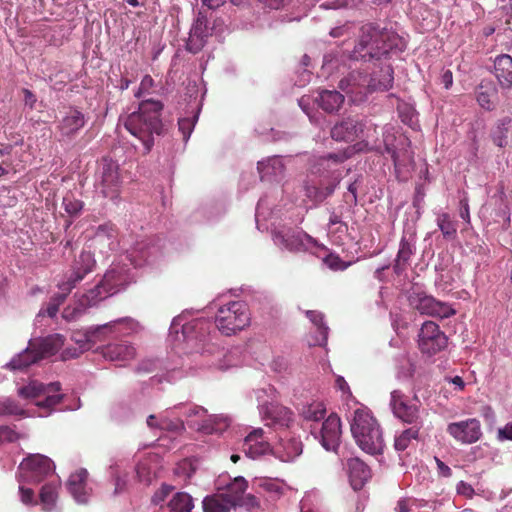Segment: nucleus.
<instances>
[{"label":"nucleus","instance_id":"obj_1","mask_svg":"<svg viewBox=\"0 0 512 512\" xmlns=\"http://www.w3.org/2000/svg\"><path fill=\"white\" fill-rule=\"evenodd\" d=\"M403 48L402 38L394 31L381 29L374 23L362 25L349 58L371 63L375 68H379V74L375 70L370 75L352 71L340 80L339 88L347 94H366L377 89H390L394 72L388 60L391 53L400 52Z\"/></svg>","mask_w":512,"mask_h":512},{"label":"nucleus","instance_id":"obj_2","mask_svg":"<svg viewBox=\"0 0 512 512\" xmlns=\"http://www.w3.org/2000/svg\"><path fill=\"white\" fill-rule=\"evenodd\" d=\"M161 101L147 99L140 102L138 110L128 115L124 122L125 128L138 138L148 153L154 145V136L163 133Z\"/></svg>","mask_w":512,"mask_h":512},{"label":"nucleus","instance_id":"obj_3","mask_svg":"<svg viewBox=\"0 0 512 512\" xmlns=\"http://www.w3.org/2000/svg\"><path fill=\"white\" fill-rule=\"evenodd\" d=\"M350 430L357 446L367 454H382L385 442L381 426L372 412L366 407H359L352 413Z\"/></svg>","mask_w":512,"mask_h":512},{"label":"nucleus","instance_id":"obj_4","mask_svg":"<svg viewBox=\"0 0 512 512\" xmlns=\"http://www.w3.org/2000/svg\"><path fill=\"white\" fill-rule=\"evenodd\" d=\"M250 314L243 301H232L221 306L215 317L218 330L226 336L235 334L249 325Z\"/></svg>","mask_w":512,"mask_h":512},{"label":"nucleus","instance_id":"obj_5","mask_svg":"<svg viewBox=\"0 0 512 512\" xmlns=\"http://www.w3.org/2000/svg\"><path fill=\"white\" fill-rule=\"evenodd\" d=\"M122 178L117 162L102 158L96 175L95 192L103 198L115 200L120 196Z\"/></svg>","mask_w":512,"mask_h":512},{"label":"nucleus","instance_id":"obj_6","mask_svg":"<svg viewBox=\"0 0 512 512\" xmlns=\"http://www.w3.org/2000/svg\"><path fill=\"white\" fill-rule=\"evenodd\" d=\"M408 302L412 309L423 315L443 319L456 314L455 309H453L450 304L439 301L423 291H411L408 295Z\"/></svg>","mask_w":512,"mask_h":512},{"label":"nucleus","instance_id":"obj_7","mask_svg":"<svg viewBox=\"0 0 512 512\" xmlns=\"http://www.w3.org/2000/svg\"><path fill=\"white\" fill-rule=\"evenodd\" d=\"M60 389L61 385L59 382H53L45 386L40 382L32 381L28 385L21 387L18 390V394L25 399H35L40 396H45L43 400H38L36 405L41 408L52 409L62 401L63 395L50 393L59 392Z\"/></svg>","mask_w":512,"mask_h":512},{"label":"nucleus","instance_id":"obj_8","mask_svg":"<svg viewBox=\"0 0 512 512\" xmlns=\"http://www.w3.org/2000/svg\"><path fill=\"white\" fill-rule=\"evenodd\" d=\"M447 345V336L435 322L426 321L423 323L418 340L419 349L423 354L433 356L443 351Z\"/></svg>","mask_w":512,"mask_h":512},{"label":"nucleus","instance_id":"obj_9","mask_svg":"<svg viewBox=\"0 0 512 512\" xmlns=\"http://www.w3.org/2000/svg\"><path fill=\"white\" fill-rule=\"evenodd\" d=\"M54 464L50 458L42 454H31L19 466L21 476L33 483L41 482L54 471Z\"/></svg>","mask_w":512,"mask_h":512},{"label":"nucleus","instance_id":"obj_10","mask_svg":"<svg viewBox=\"0 0 512 512\" xmlns=\"http://www.w3.org/2000/svg\"><path fill=\"white\" fill-rule=\"evenodd\" d=\"M367 121L356 118H346L335 124L331 129V137L336 141H354L362 139L368 141L369 135L366 132Z\"/></svg>","mask_w":512,"mask_h":512},{"label":"nucleus","instance_id":"obj_11","mask_svg":"<svg viewBox=\"0 0 512 512\" xmlns=\"http://www.w3.org/2000/svg\"><path fill=\"white\" fill-rule=\"evenodd\" d=\"M122 281L123 278L118 271L115 269L108 270L100 283L94 289L88 291L82 302L85 301L87 305H95L98 301L116 293Z\"/></svg>","mask_w":512,"mask_h":512},{"label":"nucleus","instance_id":"obj_12","mask_svg":"<svg viewBox=\"0 0 512 512\" xmlns=\"http://www.w3.org/2000/svg\"><path fill=\"white\" fill-rule=\"evenodd\" d=\"M447 432L463 444L475 443L482 436L480 421L475 418L450 423Z\"/></svg>","mask_w":512,"mask_h":512},{"label":"nucleus","instance_id":"obj_13","mask_svg":"<svg viewBox=\"0 0 512 512\" xmlns=\"http://www.w3.org/2000/svg\"><path fill=\"white\" fill-rule=\"evenodd\" d=\"M344 155L340 154H329L328 156L320 157L316 164L313 166V172L318 174L330 173L333 177L335 183L329 184L324 189H321V195H316L318 198L323 201L325 198L330 196L336 187V184L339 182L340 173H336L335 167L341 164L344 161Z\"/></svg>","mask_w":512,"mask_h":512},{"label":"nucleus","instance_id":"obj_14","mask_svg":"<svg viewBox=\"0 0 512 512\" xmlns=\"http://www.w3.org/2000/svg\"><path fill=\"white\" fill-rule=\"evenodd\" d=\"M390 405L394 415L407 424H414L419 418V406L411 403L400 390L391 392Z\"/></svg>","mask_w":512,"mask_h":512},{"label":"nucleus","instance_id":"obj_15","mask_svg":"<svg viewBox=\"0 0 512 512\" xmlns=\"http://www.w3.org/2000/svg\"><path fill=\"white\" fill-rule=\"evenodd\" d=\"M341 434L340 417L337 414L332 413L322 423V427L319 432L320 443L327 451L336 452L340 445Z\"/></svg>","mask_w":512,"mask_h":512},{"label":"nucleus","instance_id":"obj_16","mask_svg":"<svg viewBox=\"0 0 512 512\" xmlns=\"http://www.w3.org/2000/svg\"><path fill=\"white\" fill-rule=\"evenodd\" d=\"M346 468L350 484L354 490H360L371 477L369 466L358 457L347 459Z\"/></svg>","mask_w":512,"mask_h":512},{"label":"nucleus","instance_id":"obj_17","mask_svg":"<svg viewBox=\"0 0 512 512\" xmlns=\"http://www.w3.org/2000/svg\"><path fill=\"white\" fill-rule=\"evenodd\" d=\"M243 449L251 458H256L271 451V446L264 436V431L258 428L245 437Z\"/></svg>","mask_w":512,"mask_h":512},{"label":"nucleus","instance_id":"obj_18","mask_svg":"<svg viewBox=\"0 0 512 512\" xmlns=\"http://www.w3.org/2000/svg\"><path fill=\"white\" fill-rule=\"evenodd\" d=\"M209 36L207 19L200 14L191 28L186 44L187 50L194 54L198 53L204 47Z\"/></svg>","mask_w":512,"mask_h":512},{"label":"nucleus","instance_id":"obj_19","mask_svg":"<svg viewBox=\"0 0 512 512\" xmlns=\"http://www.w3.org/2000/svg\"><path fill=\"white\" fill-rule=\"evenodd\" d=\"M276 241L291 252L302 251L306 248V242L311 243L313 238L301 230H288L278 232L275 235Z\"/></svg>","mask_w":512,"mask_h":512},{"label":"nucleus","instance_id":"obj_20","mask_svg":"<svg viewBox=\"0 0 512 512\" xmlns=\"http://www.w3.org/2000/svg\"><path fill=\"white\" fill-rule=\"evenodd\" d=\"M502 89L512 88V57L508 54L498 55L494 60L493 71Z\"/></svg>","mask_w":512,"mask_h":512},{"label":"nucleus","instance_id":"obj_21","mask_svg":"<svg viewBox=\"0 0 512 512\" xmlns=\"http://www.w3.org/2000/svg\"><path fill=\"white\" fill-rule=\"evenodd\" d=\"M498 89L492 80L483 79L476 87V100L481 108L492 111L495 107L494 99L497 97Z\"/></svg>","mask_w":512,"mask_h":512},{"label":"nucleus","instance_id":"obj_22","mask_svg":"<svg viewBox=\"0 0 512 512\" xmlns=\"http://www.w3.org/2000/svg\"><path fill=\"white\" fill-rule=\"evenodd\" d=\"M31 342L41 360L43 358L55 355L63 346L64 338L60 334H54Z\"/></svg>","mask_w":512,"mask_h":512},{"label":"nucleus","instance_id":"obj_23","mask_svg":"<svg viewBox=\"0 0 512 512\" xmlns=\"http://www.w3.org/2000/svg\"><path fill=\"white\" fill-rule=\"evenodd\" d=\"M87 477L88 472L85 469H80L77 472L71 474L67 481V488L78 503H85L87 501Z\"/></svg>","mask_w":512,"mask_h":512},{"label":"nucleus","instance_id":"obj_24","mask_svg":"<svg viewBox=\"0 0 512 512\" xmlns=\"http://www.w3.org/2000/svg\"><path fill=\"white\" fill-rule=\"evenodd\" d=\"M103 357L110 361H128L134 358L135 349L126 343L109 344L102 350Z\"/></svg>","mask_w":512,"mask_h":512},{"label":"nucleus","instance_id":"obj_25","mask_svg":"<svg viewBox=\"0 0 512 512\" xmlns=\"http://www.w3.org/2000/svg\"><path fill=\"white\" fill-rule=\"evenodd\" d=\"M302 453V443L295 438L282 439L274 449V454L283 462L294 460Z\"/></svg>","mask_w":512,"mask_h":512},{"label":"nucleus","instance_id":"obj_26","mask_svg":"<svg viewBox=\"0 0 512 512\" xmlns=\"http://www.w3.org/2000/svg\"><path fill=\"white\" fill-rule=\"evenodd\" d=\"M85 125V117L78 110H71L60 122L59 130L64 136H73Z\"/></svg>","mask_w":512,"mask_h":512},{"label":"nucleus","instance_id":"obj_27","mask_svg":"<svg viewBox=\"0 0 512 512\" xmlns=\"http://www.w3.org/2000/svg\"><path fill=\"white\" fill-rule=\"evenodd\" d=\"M96 264L93 254L90 251H82L72 266V274L76 281H81L92 272Z\"/></svg>","mask_w":512,"mask_h":512},{"label":"nucleus","instance_id":"obj_28","mask_svg":"<svg viewBox=\"0 0 512 512\" xmlns=\"http://www.w3.org/2000/svg\"><path fill=\"white\" fill-rule=\"evenodd\" d=\"M319 106L328 113H333L339 110L344 102V96L335 90H323L319 93L317 98Z\"/></svg>","mask_w":512,"mask_h":512},{"label":"nucleus","instance_id":"obj_29","mask_svg":"<svg viewBox=\"0 0 512 512\" xmlns=\"http://www.w3.org/2000/svg\"><path fill=\"white\" fill-rule=\"evenodd\" d=\"M248 487L247 481L243 477H236L226 486L222 495H225L234 506L242 504L244 493Z\"/></svg>","mask_w":512,"mask_h":512},{"label":"nucleus","instance_id":"obj_30","mask_svg":"<svg viewBox=\"0 0 512 512\" xmlns=\"http://www.w3.org/2000/svg\"><path fill=\"white\" fill-rule=\"evenodd\" d=\"M40 358L37 354V351L35 350L32 342H29L28 347L18 354L16 357H14L8 364V366L12 370H22L30 366L31 364L36 363L39 361Z\"/></svg>","mask_w":512,"mask_h":512},{"label":"nucleus","instance_id":"obj_31","mask_svg":"<svg viewBox=\"0 0 512 512\" xmlns=\"http://www.w3.org/2000/svg\"><path fill=\"white\" fill-rule=\"evenodd\" d=\"M235 507L225 495L221 493L208 496L203 500L204 512H230Z\"/></svg>","mask_w":512,"mask_h":512},{"label":"nucleus","instance_id":"obj_32","mask_svg":"<svg viewBox=\"0 0 512 512\" xmlns=\"http://www.w3.org/2000/svg\"><path fill=\"white\" fill-rule=\"evenodd\" d=\"M511 122L512 120L509 116H505L497 120L491 131V139L496 146L503 148L507 145V134L509 132Z\"/></svg>","mask_w":512,"mask_h":512},{"label":"nucleus","instance_id":"obj_33","mask_svg":"<svg viewBox=\"0 0 512 512\" xmlns=\"http://www.w3.org/2000/svg\"><path fill=\"white\" fill-rule=\"evenodd\" d=\"M413 254L412 245L405 239L402 238L400 241V247L397 253V257L394 262V272L400 275L404 272L408 266L409 259Z\"/></svg>","mask_w":512,"mask_h":512},{"label":"nucleus","instance_id":"obj_34","mask_svg":"<svg viewBox=\"0 0 512 512\" xmlns=\"http://www.w3.org/2000/svg\"><path fill=\"white\" fill-rule=\"evenodd\" d=\"M300 414L304 420L317 422L325 417L326 407L322 402H313L304 405Z\"/></svg>","mask_w":512,"mask_h":512},{"label":"nucleus","instance_id":"obj_35","mask_svg":"<svg viewBox=\"0 0 512 512\" xmlns=\"http://www.w3.org/2000/svg\"><path fill=\"white\" fill-rule=\"evenodd\" d=\"M419 427L412 426L408 429L403 430L399 435L395 437L394 447L397 451L406 450L412 440H417L419 437Z\"/></svg>","mask_w":512,"mask_h":512},{"label":"nucleus","instance_id":"obj_36","mask_svg":"<svg viewBox=\"0 0 512 512\" xmlns=\"http://www.w3.org/2000/svg\"><path fill=\"white\" fill-rule=\"evenodd\" d=\"M170 512H191L193 508L192 498L184 492L176 493L169 502Z\"/></svg>","mask_w":512,"mask_h":512},{"label":"nucleus","instance_id":"obj_37","mask_svg":"<svg viewBox=\"0 0 512 512\" xmlns=\"http://www.w3.org/2000/svg\"><path fill=\"white\" fill-rule=\"evenodd\" d=\"M110 330H111V324H105V325L97 327L94 331H89L88 333H86L84 335L75 333L73 338H74L75 342H77L80 345V348L89 349L91 347L89 345L90 342L99 338V334L104 333L106 331H110Z\"/></svg>","mask_w":512,"mask_h":512},{"label":"nucleus","instance_id":"obj_38","mask_svg":"<svg viewBox=\"0 0 512 512\" xmlns=\"http://www.w3.org/2000/svg\"><path fill=\"white\" fill-rule=\"evenodd\" d=\"M58 486L53 483H47L42 486L40 491L41 503L45 506L46 510H51L57 500Z\"/></svg>","mask_w":512,"mask_h":512},{"label":"nucleus","instance_id":"obj_39","mask_svg":"<svg viewBox=\"0 0 512 512\" xmlns=\"http://www.w3.org/2000/svg\"><path fill=\"white\" fill-rule=\"evenodd\" d=\"M201 423H195L193 421H188V425L190 428H194L199 432H202L204 434H213L219 430L216 426L218 423L216 422V419L212 416H209L206 414V416L201 417Z\"/></svg>","mask_w":512,"mask_h":512},{"label":"nucleus","instance_id":"obj_40","mask_svg":"<svg viewBox=\"0 0 512 512\" xmlns=\"http://www.w3.org/2000/svg\"><path fill=\"white\" fill-rule=\"evenodd\" d=\"M437 224L446 238H454L457 233L456 223L451 220L448 213H442L437 218Z\"/></svg>","mask_w":512,"mask_h":512},{"label":"nucleus","instance_id":"obj_41","mask_svg":"<svg viewBox=\"0 0 512 512\" xmlns=\"http://www.w3.org/2000/svg\"><path fill=\"white\" fill-rule=\"evenodd\" d=\"M25 410L12 399L0 401V416H24Z\"/></svg>","mask_w":512,"mask_h":512},{"label":"nucleus","instance_id":"obj_42","mask_svg":"<svg viewBox=\"0 0 512 512\" xmlns=\"http://www.w3.org/2000/svg\"><path fill=\"white\" fill-rule=\"evenodd\" d=\"M208 322L204 319H194L189 323H186L182 327L183 335L187 338H192V333L196 332L195 338H201L203 336L202 331L207 326Z\"/></svg>","mask_w":512,"mask_h":512},{"label":"nucleus","instance_id":"obj_43","mask_svg":"<svg viewBox=\"0 0 512 512\" xmlns=\"http://www.w3.org/2000/svg\"><path fill=\"white\" fill-rule=\"evenodd\" d=\"M62 205L70 216H77L83 209V202L76 199L72 193H67L64 196Z\"/></svg>","mask_w":512,"mask_h":512},{"label":"nucleus","instance_id":"obj_44","mask_svg":"<svg viewBox=\"0 0 512 512\" xmlns=\"http://www.w3.org/2000/svg\"><path fill=\"white\" fill-rule=\"evenodd\" d=\"M306 316L315 326H317L319 333L322 335L323 342H326L329 328L323 321V314L316 310H308L306 311Z\"/></svg>","mask_w":512,"mask_h":512},{"label":"nucleus","instance_id":"obj_45","mask_svg":"<svg viewBox=\"0 0 512 512\" xmlns=\"http://www.w3.org/2000/svg\"><path fill=\"white\" fill-rule=\"evenodd\" d=\"M158 429L166 430L171 432H181L184 430V423L180 419H169V418H161L158 423Z\"/></svg>","mask_w":512,"mask_h":512},{"label":"nucleus","instance_id":"obj_46","mask_svg":"<svg viewBox=\"0 0 512 512\" xmlns=\"http://www.w3.org/2000/svg\"><path fill=\"white\" fill-rule=\"evenodd\" d=\"M324 263L334 271H343L350 266V262L343 261L338 255L329 254L324 258Z\"/></svg>","mask_w":512,"mask_h":512},{"label":"nucleus","instance_id":"obj_47","mask_svg":"<svg viewBox=\"0 0 512 512\" xmlns=\"http://www.w3.org/2000/svg\"><path fill=\"white\" fill-rule=\"evenodd\" d=\"M197 117L194 116L192 118H181L178 121L179 131L183 135V140L187 141L194 129L195 121Z\"/></svg>","mask_w":512,"mask_h":512},{"label":"nucleus","instance_id":"obj_48","mask_svg":"<svg viewBox=\"0 0 512 512\" xmlns=\"http://www.w3.org/2000/svg\"><path fill=\"white\" fill-rule=\"evenodd\" d=\"M65 301L63 295L55 294L46 308V313L49 317L53 318L57 315L60 305Z\"/></svg>","mask_w":512,"mask_h":512},{"label":"nucleus","instance_id":"obj_49","mask_svg":"<svg viewBox=\"0 0 512 512\" xmlns=\"http://www.w3.org/2000/svg\"><path fill=\"white\" fill-rule=\"evenodd\" d=\"M20 438V434L14 431L11 427L6 425L0 426V443L1 442H15Z\"/></svg>","mask_w":512,"mask_h":512},{"label":"nucleus","instance_id":"obj_50","mask_svg":"<svg viewBox=\"0 0 512 512\" xmlns=\"http://www.w3.org/2000/svg\"><path fill=\"white\" fill-rule=\"evenodd\" d=\"M107 237L108 239L115 237V229L113 225L111 224H104L98 226L96 232H95V239L102 241L104 238Z\"/></svg>","mask_w":512,"mask_h":512},{"label":"nucleus","instance_id":"obj_51","mask_svg":"<svg viewBox=\"0 0 512 512\" xmlns=\"http://www.w3.org/2000/svg\"><path fill=\"white\" fill-rule=\"evenodd\" d=\"M154 86V80L150 75H145L139 85L135 97L140 98L144 94L150 93L151 88Z\"/></svg>","mask_w":512,"mask_h":512},{"label":"nucleus","instance_id":"obj_52","mask_svg":"<svg viewBox=\"0 0 512 512\" xmlns=\"http://www.w3.org/2000/svg\"><path fill=\"white\" fill-rule=\"evenodd\" d=\"M80 281L75 280V276L71 273L66 281H63L59 284V289L61 292L57 293L58 295H63V298L66 299L67 295L72 291V289L76 286Z\"/></svg>","mask_w":512,"mask_h":512},{"label":"nucleus","instance_id":"obj_53","mask_svg":"<svg viewBox=\"0 0 512 512\" xmlns=\"http://www.w3.org/2000/svg\"><path fill=\"white\" fill-rule=\"evenodd\" d=\"M173 487L170 485L163 484L159 490H157L152 498V502L155 505L160 504L163 502L167 496L172 492Z\"/></svg>","mask_w":512,"mask_h":512},{"label":"nucleus","instance_id":"obj_54","mask_svg":"<svg viewBox=\"0 0 512 512\" xmlns=\"http://www.w3.org/2000/svg\"><path fill=\"white\" fill-rule=\"evenodd\" d=\"M19 493L22 503L26 505H35L37 501L35 500L34 491L31 488H26L24 486L19 487Z\"/></svg>","mask_w":512,"mask_h":512},{"label":"nucleus","instance_id":"obj_55","mask_svg":"<svg viewBox=\"0 0 512 512\" xmlns=\"http://www.w3.org/2000/svg\"><path fill=\"white\" fill-rule=\"evenodd\" d=\"M353 30V23L347 22L341 26L331 29L330 35L334 38L349 35Z\"/></svg>","mask_w":512,"mask_h":512},{"label":"nucleus","instance_id":"obj_56","mask_svg":"<svg viewBox=\"0 0 512 512\" xmlns=\"http://www.w3.org/2000/svg\"><path fill=\"white\" fill-rule=\"evenodd\" d=\"M414 500L409 498L400 499L397 502L396 511L397 512H411L412 506L414 505Z\"/></svg>","mask_w":512,"mask_h":512},{"label":"nucleus","instance_id":"obj_57","mask_svg":"<svg viewBox=\"0 0 512 512\" xmlns=\"http://www.w3.org/2000/svg\"><path fill=\"white\" fill-rule=\"evenodd\" d=\"M457 492L460 495H464L466 497H472V495L474 494V489L470 484H468L464 481H460L457 484Z\"/></svg>","mask_w":512,"mask_h":512},{"label":"nucleus","instance_id":"obj_58","mask_svg":"<svg viewBox=\"0 0 512 512\" xmlns=\"http://www.w3.org/2000/svg\"><path fill=\"white\" fill-rule=\"evenodd\" d=\"M435 462L438 469V474L443 477H450L452 475L451 468L446 465L443 461H441L439 458L435 457Z\"/></svg>","mask_w":512,"mask_h":512},{"label":"nucleus","instance_id":"obj_59","mask_svg":"<svg viewBox=\"0 0 512 512\" xmlns=\"http://www.w3.org/2000/svg\"><path fill=\"white\" fill-rule=\"evenodd\" d=\"M498 437L502 440H512V423H507L498 430Z\"/></svg>","mask_w":512,"mask_h":512},{"label":"nucleus","instance_id":"obj_60","mask_svg":"<svg viewBox=\"0 0 512 512\" xmlns=\"http://www.w3.org/2000/svg\"><path fill=\"white\" fill-rule=\"evenodd\" d=\"M239 506H247L248 508H254L259 506V502L253 495H246L242 499V504Z\"/></svg>","mask_w":512,"mask_h":512},{"label":"nucleus","instance_id":"obj_61","mask_svg":"<svg viewBox=\"0 0 512 512\" xmlns=\"http://www.w3.org/2000/svg\"><path fill=\"white\" fill-rule=\"evenodd\" d=\"M25 104L33 108L37 99L36 96L29 89H23Z\"/></svg>","mask_w":512,"mask_h":512},{"label":"nucleus","instance_id":"obj_62","mask_svg":"<svg viewBox=\"0 0 512 512\" xmlns=\"http://www.w3.org/2000/svg\"><path fill=\"white\" fill-rule=\"evenodd\" d=\"M206 412L207 411L201 406H193L187 412V417L190 418V417L197 416V417L201 418L202 416H206Z\"/></svg>","mask_w":512,"mask_h":512},{"label":"nucleus","instance_id":"obj_63","mask_svg":"<svg viewBox=\"0 0 512 512\" xmlns=\"http://www.w3.org/2000/svg\"><path fill=\"white\" fill-rule=\"evenodd\" d=\"M306 195L315 201H321L316 195H321V189L316 186H306Z\"/></svg>","mask_w":512,"mask_h":512},{"label":"nucleus","instance_id":"obj_64","mask_svg":"<svg viewBox=\"0 0 512 512\" xmlns=\"http://www.w3.org/2000/svg\"><path fill=\"white\" fill-rule=\"evenodd\" d=\"M442 83L446 89H449L453 84V74L450 70L444 71L441 77Z\"/></svg>","mask_w":512,"mask_h":512}]
</instances>
